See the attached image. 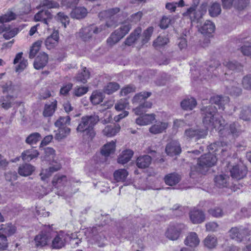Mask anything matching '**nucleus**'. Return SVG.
<instances>
[{
  "label": "nucleus",
  "instance_id": "obj_15",
  "mask_svg": "<svg viewBox=\"0 0 251 251\" xmlns=\"http://www.w3.org/2000/svg\"><path fill=\"white\" fill-rule=\"evenodd\" d=\"M38 9V6L37 7ZM41 10L34 16V19L36 21H42L45 24H48V21L52 17V15L49 9L45 8H40Z\"/></svg>",
  "mask_w": 251,
  "mask_h": 251
},
{
  "label": "nucleus",
  "instance_id": "obj_44",
  "mask_svg": "<svg viewBox=\"0 0 251 251\" xmlns=\"http://www.w3.org/2000/svg\"><path fill=\"white\" fill-rule=\"evenodd\" d=\"M239 118L244 121H251V107L244 106L241 109Z\"/></svg>",
  "mask_w": 251,
  "mask_h": 251
},
{
  "label": "nucleus",
  "instance_id": "obj_7",
  "mask_svg": "<svg viewBox=\"0 0 251 251\" xmlns=\"http://www.w3.org/2000/svg\"><path fill=\"white\" fill-rule=\"evenodd\" d=\"M103 231L102 226L99 225L94 226L86 233L87 241L91 244L97 243L99 247H102L106 238L101 232Z\"/></svg>",
  "mask_w": 251,
  "mask_h": 251
},
{
  "label": "nucleus",
  "instance_id": "obj_32",
  "mask_svg": "<svg viewBox=\"0 0 251 251\" xmlns=\"http://www.w3.org/2000/svg\"><path fill=\"white\" fill-rule=\"evenodd\" d=\"M90 76V72L86 67H84L81 72H78L74 77V80L76 82L84 84L87 81Z\"/></svg>",
  "mask_w": 251,
  "mask_h": 251
},
{
  "label": "nucleus",
  "instance_id": "obj_18",
  "mask_svg": "<svg viewBox=\"0 0 251 251\" xmlns=\"http://www.w3.org/2000/svg\"><path fill=\"white\" fill-rule=\"evenodd\" d=\"M168 127V123L165 122L156 121L149 129L151 133L153 134H159L165 131Z\"/></svg>",
  "mask_w": 251,
  "mask_h": 251
},
{
  "label": "nucleus",
  "instance_id": "obj_37",
  "mask_svg": "<svg viewBox=\"0 0 251 251\" xmlns=\"http://www.w3.org/2000/svg\"><path fill=\"white\" fill-rule=\"evenodd\" d=\"M151 95V92H141L135 95L133 98L132 102L133 104H140L145 101V100L150 97Z\"/></svg>",
  "mask_w": 251,
  "mask_h": 251
},
{
  "label": "nucleus",
  "instance_id": "obj_26",
  "mask_svg": "<svg viewBox=\"0 0 251 251\" xmlns=\"http://www.w3.org/2000/svg\"><path fill=\"white\" fill-rule=\"evenodd\" d=\"M181 176L176 173H172L166 175L164 177L165 183L169 186H174L179 183Z\"/></svg>",
  "mask_w": 251,
  "mask_h": 251
},
{
  "label": "nucleus",
  "instance_id": "obj_38",
  "mask_svg": "<svg viewBox=\"0 0 251 251\" xmlns=\"http://www.w3.org/2000/svg\"><path fill=\"white\" fill-rule=\"evenodd\" d=\"M87 13V9L84 7H77L74 8L71 12L73 18L80 19L84 18Z\"/></svg>",
  "mask_w": 251,
  "mask_h": 251
},
{
  "label": "nucleus",
  "instance_id": "obj_31",
  "mask_svg": "<svg viewBox=\"0 0 251 251\" xmlns=\"http://www.w3.org/2000/svg\"><path fill=\"white\" fill-rule=\"evenodd\" d=\"M185 244L191 247H197L200 243V240L196 232H190L186 237L185 241Z\"/></svg>",
  "mask_w": 251,
  "mask_h": 251
},
{
  "label": "nucleus",
  "instance_id": "obj_54",
  "mask_svg": "<svg viewBox=\"0 0 251 251\" xmlns=\"http://www.w3.org/2000/svg\"><path fill=\"white\" fill-rule=\"evenodd\" d=\"M221 12V5L219 3H213L209 9V13L211 17H216Z\"/></svg>",
  "mask_w": 251,
  "mask_h": 251
},
{
  "label": "nucleus",
  "instance_id": "obj_55",
  "mask_svg": "<svg viewBox=\"0 0 251 251\" xmlns=\"http://www.w3.org/2000/svg\"><path fill=\"white\" fill-rule=\"evenodd\" d=\"M73 248H76L78 246L79 244L82 242V239L78 237L76 233L69 234V242Z\"/></svg>",
  "mask_w": 251,
  "mask_h": 251
},
{
  "label": "nucleus",
  "instance_id": "obj_43",
  "mask_svg": "<svg viewBox=\"0 0 251 251\" xmlns=\"http://www.w3.org/2000/svg\"><path fill=\"white\" fill-rule=\"evenodd\" d=\"M15 98L13 96L7 95L0 99L1 107L5 109H8L12 107L14 103Z\"/></svg>",
  "mask_w": 251,
  "mask_h": 251
},
{
  "label": "nucleus",
  "instance_id": "obj_33",
  "mask_svg": "<svg viewBox=\"0 0 251 251\" xmlns=\"http://www.w3.org/2000/svg\"><path fill=\"white\" fill-rule=\"evenodd\" d=\"M67 182L66 176L63 175H56L52 179V183L53 186L57 189H61V187L65 185Z\"/></svg>",
  "mask_w": 251,
  "mask_h": 251
},
{
  "label": "nucleus",
  "instance_id": "obj_34",
  "mask_svg": "<svg viewBox=\"0 0 251 251\" xmlns=\"http://www.w3.org/2000/svg\"><path fill=\"white\" fill-rule=\"evenodd\" d=\"M57 107V101L54 100L49 104H46L43 112L44 117H50L52 116Z\"/></svg>",
  "mask_w": 251,
  "mask_h": 251
},
{
  "label": "nucleus",
  "instance_id": "obj_47",
  "mask_svg": "<svg viewBox=\"0 0 251 251\" xmlns=\"http://www.w3.org/2000/svg\"><path fill=\"white\" fill-rule=\"evenodd\" d=\"M59 7V4L54 0L41 1L38 6L39 8H45L46 9L51 8H57Z\"/></svg>",
  "mask_w": 251,
  "mask_h": 251
},
{
  "label": "nucleus",
  "instance_id": "obj_9",
  "mask_svg": "<svg viewBox=\"0 0 251 251\" xmlns=\"http://www.w3.org/2000/svg\"><path fill=\"white\" fill-rule=\"evenodd\" d=\"M52 240L51 247L53 249H60L65 247L68 243L69 234L63 231L55 233Z\"/></svg>",
  "mask_w": 251,
  "mask_h": 251
},
{
  "label": "nucleus",
  "instance_id": "obj_19",
  "mask_svg": "<svg viewBox=\"0 0 251 251\" xmlns=\"http://www.w3.org/2000/svg\"><path fill=\"white\" fill-rule=\"evenodd\" d=\"M61 168V165L57 162L51 164L48 169L43 170L40 173L41 178L42 180L45 181L50 177L52 174L58 171Z\"/></svg>",
  "mask_w": 251,
  "mask_h": 251
},
{
  "label": "nucleus",
  "instance_id": "obj_25",
  "mask_svg": "<svg viewBox=\"0 0 251 251\" xmlns=\"http://www.w3.org/2000/svg\"><path fill=\"white\" fill-rule=\"evenodd\" d=\"M224 65L233 73H238L243 71V66L241 63L235 61H225Z\"/></svg>",
  "mask_w": 251,
  "mask_h": 251
},
{
  "label": "nucleus",
  "instance_id": "obj_50",
  "mask_svg": "<svg viewBox=\"0 0 251 251\" xmlns=\"http://www.w3.org/2000/svg\"><path fill=\"white\" fill-rule=\"evenodd\" d=\"M103 100V94L98 91L94 92L90 97L91 101L94 105L99 104Z\"/></svg>",
  "mask_w": 251,
  "mask_h": 251
},
{
  "label": "nucleus",
  "instance_id": "obj_20",
  "mask_svg": "<svg viewBox=\"0 0 251 251\" xmlns=\"http://www.w3.org/2000/svg\"><path fill=\"white\" fill-rule=\"evenodd\" d=\"M229 149H230L229 145H228L226 142L224 141L216 142L208 146V150L212 151L213 152L219 150L224 152L227 151Z\"/></svg>",
  "mask_w": 251,
  "mask_h": 251
},
{
  "label": "nucleus",
  "instance_id": "obj_59",
  "mask_svg": "<svg viewBox=\"0 0 251 251\" xmlns=\"http://www.w3.org/2000/svg\"><path fill=\"white\" fill-rule=\"evenodd\" d=\"M129 105L128 100L126 99H121L115 105V109L118 111L126 108Z\"/></svg>",
  "mask_w": 251,
  "mask_h": 251
},
{
  "label": "nucleus",
  "instance_id": "obj_46",
  "mask_svg": "<svg viewBox=\"0 0 251 251\" xmlns=\"http://www.w3.org/2000/svg\"><path fill=\"white\" fill-rule=\"evenodd\" d=\"M120 85L115 82H109L103 88L104 92L107 94H111L120 89Z\"/></svg>",
  "mask_w": 251,
  "mask_h": 251
},
{
  "label": "nucleus",
  "instance_id": "obj_17",
  "mask_svg": "<svg viewBox=\"0 0 251 251\" xmlns=\"http://www.w3.org/2000/svg\"><path fill=\"white\" fill-rule=\"evenodd\" d=\"M59 33L56 30L49 36L45 41V45L48 50H51L55 47L58 43Z\"/></svg>",
  "mask_w": 251,
  "mask_h": 251
},
{
  "label": "nucleus",
  "instance_id": "obj_40",
  "mask_svg": "<svg viewBox=\"0 0 251 251\" xmlns=\"http://www.w3.org/2000/svg\"><path fill=\"white\" fill-rule=\"evenodd\" d=\"M220 65V63L219 61L216 60H211L208 64V67L206 69V73L204 74V73L202 72V74H200V75H203V76H205L204 79L210 78L212 72H213Z\"/></svg>",
  "mask_w": 251,
  "mask_h": 251
},
{
  "label": "nucleus",
  "instance_id": "obj_63",
  "mask_svg": "<svg viewBox=\"0 0 251 251\" xmlns=\"http://www.w3.org/2000/svg\"><path fill=\"white\" fill-rule=\"evenodd\" d=\"M243 87L248 90L251 89V75H247L244 76L242 81Z\"/></svg>",
  "mask_w": 251,
  "mask_h": 251
},
{
  "label": "nucleus",
  "instance_id": "obj_13",
  "mask_svg": "<svg viewBox=\"0 0 251 251\" xmlns=\"http://www.w3.org/2000/svg\"><path fill=\"white\" fill-rule=\"evenodd\" d=\"M165 151L171 156L178 155L181 152L180 145L177 141H172L166 145Z\"/></svg>",
  "mask_w": 251,
  "mask_h": 251
},
{
  "label": "nucleus",
  "instance_id": "obj_42",
  "mask_svg": "<svg viewBox=\"0 0 251 251\" xmlns=\"http://www.w3.org/2000/svg\"><path fill=\"white\" fill-rule=\"evenodd\" d=\"M42 138L41 134L38 132H34L29 134L25 139V143L33 146L37 144Z\"/></svg>",
  "mask_w": 251,
  "mask_h": 251
},
{
  "label": "nucleus",
  "instance_id": "obj_58",
  "mask_svg": "<svg viewBox=\"0 0 251 251\" xmlns=\"http://www.w3.org/2000/svg\"><path fill=\"white\" fill-rule=\"evenodd\" d=\"M169 42L168 38L164 36H159L153 42V45L155 47L163 46L166 45Z\"/></svg>",
  "mask_w": 251,
  "mask_h": 251
},
{
  "label": "nucleus",
  "instance_id": "obj_6",
  "mask_svg": "<svg viewBox=\"0 0 251 251\" xmlns=\"http://www.w3.org/2000/svg\"><path fill=\"white\" fill-rule=\"evenodd\" d=\"M131 25L130 24L125 23L121 25L120 27L112 32L107 39V44L112 46L117 43L124 38L130 31Z\"/></svg>",
  "mask_w": 251,
  "mask_h": 251
},
{
  "label": "nucleus",
  "instance_id": "obj_12",
  "mask_svg": "<svg viewBox=\"0 0 251 251\" xmlns=\"http://www.w3.org/2000/svg\"><path fill=\"white\" fill-rule=\"evenodd\" d=\"M51 238V233L50 232L42 231L34 238L36 247H42L47 245Z\"/></svg>",
  "mask_w": 251,
  "mask_h": 251
},
{
  "label": "nucleus",
  "instance_id": "obj_56",
  "mask_svg": "<svg viewBox=\"0 0 251 251\" xmlns=\"http://www.w3.org/2000/svg\"><path fill=\"white\" fill-rule=\"evenodd\" d=\"M209 214L215 218H220L224 215L223 209L219 207L211 208L208 210Z\"/></svg>",
  "mask_w": 251,
  "mask_h": 251
},
{
  "label": "nucleus",
  "instance_id": "obj_11",
  "mask_svg": "<svg viewBox=\"0 0 251 251\" xmlns=\"http://www.w3.org/2000/svg\"><path fill=\"white\" fill-rule=\"evenodd\" d=\"M101 28L90 26L82 28L78 32V36L84 41H88L92 36L93 33L97 34L101 31Z\"/></svg>",
  "mask_w": 251,
  "mask_h": 251
},
{
  "label": "nucleus",
  "instance_id": "obj_3",
  "mask_svg": "<svg viewBox=\"0 0 251 251\" xmlns=\"http://www.w3.org/2000/svg\"><path fill=\"white\" fill-rule=\"evenodd\" d=\"M226 166L230 172V176L233 179L240 180L244 178L248 173V169L242 160L237 157L231 158L226 163Z\"/></svg>",
  "mask_w": 251,
  "mask_h": 251
},
{
  "label": "nucleus",
  "instance_id": "obj_60",
  "mask_svg": "<svg viewBox=\"0 0 251 251\" xmlns=\"http://www.w3.org/2000/svg\"><path fill=\"white\" fill-rule=\"evenodd\" d=\"M249 2V0H234L233 6L239 10L243 9Z\"/></svg>",
  "mask_w": 251,
  "mask_h": 251
},
{
  "label": "nucleus",
  "instance_id": "obj_5",
  "mask_svg": "<svg viewBox=\"0 0 251 251\" xmlns=\"http://www.w3.org/2000/svg\"><path fill=\"white\" fill-rule=\"evenodd\" d=\"M217 161L216 156L212 153L201 155L199 158L196 166V171L201 174H205L208 168L214 165Z\"/></svg>",
  "mask_w": 251,
  "mask_h": 251
},
{
  "label": "nucleus",
  "instance_id": "obj_36",
  "mask_svg": "<svg viewBox=\"0 0 251 251\" xmlns=\"http://www.w3.org/2000/svg\"><path fill=\"white\" fill-rule=\"evenodd\" d=\"M151 161V157L148 155H145L137 158L136 164L139 168H146L149 166Z\"/></svg>",
  "mask_w": 251,
  "mask_h": 251
},
{
  "label": "nucleus",
  "instance_id": "obj_62",
  "mask_svg": "<svg viewBox=\"0 0 251 251\" xmlns=\"http://www.w3.org/2000/svg\"><path fill=\"white\" fill-rule=\"evenodd\" d=\"M78 3V0H62L61 4L62 6L66 8H73Z\"/></svg>",
  "mask_w": 251,
  "mask_h": 251
},
{
  "label": "nucleus",
  "instance_id": "obj_35",
  "mask_svg": "<svg viewBox=\"0 0 251 251\" xmlns=\"http://www.w3.org/2000/svg\"><path fill=\"white\" fill-rule=\"evenodd\" d=\"M16 231V227L11 224H8L7 225H1L0 228V235L4 236L5 237L7 236H11Z\"/></svg>",
  "mask_w": 251,
  "mask_h": 251
},
{
  "label": "nucleus",
  "instance_id": "obj_45",
  "mask_svg": "<svg viewBox=\"0 0 251 251\" xmlns=\"http://www.w3.org/2000/svg\"><path fill=\"white\" fill-rule=\"evenodd\" d=\"M115 143L113 141L106 144L103 147L101 151V154L105 156H109L115 151Z\"/></svg>",
  "mask_w": 251,
  "mask_h": 251
},
{
  "label": "nucleus",
  "instance_id": "obj_28",
  "mask_svg": "<svg viewBox=\"0 0 251 251\" xmlns=\"http://www.w3.org/2000/svg\"><path fill=\"white\" fill-rule=\"evenodd\" d=\"M215 26L213 23L210 21H206L200 28L201 33L205 35L210 36V35L215 31Z\"/></svg>",
  "mask_w": 251,
  "mask_h": 251
},
{
  "label": "nucleus",
  "instance_id": "obj_64",
  "mask_svg": "<svg viewBox=\"0 0 251 251\" xmlns=\"http://www.w3.org/2000/svg\"><path fill=\"white\" fill-rule=\"evenodd\" d=\"M57 19L61 22L65 27H66L67 25L69 24V18L63 13L59 12L57 14Z\"/></svg>",
  "mask_w": 251,
  "mask_h": 251
},
{
  "label": "nucleus",
  "instance_id": "obj_61",
  "mask_svg": "<svg viewBox=\"0 0 251 251\" xmlns=\"http://www.w3.org/2000/svg\"><path fill=\"white\" fill-rule=\"evenodd\" d=\"M88 89L86 87L77 86L75 88L74 94L76 97H81L88 92Z\"/></svg>",
  "mask_w": 251,
  "mask_h": 251
},
{
  "label": "nucleus",
  "instance_id": "obj_39",
  "mask_svg": "<svg viewBox=\"0 0 251 251\" xmlns=\"http://www.w3.org/2000/svg\"><path fill=\"white\" fill-rule=\"evenodd\" d=\"M133 155V151L130 150L124 151L118 159V162L125 164L128 162Z\"/></svg>",
  "mask_w": 251,
  "mask_h": 251
},
{
  "label": "nucleus",
  "instance_id": "obj_48",
  "mask_svg": "<svg viewBox=\"0 0 251 251\" xmlns=\"http://www.w3.org/2000/svg\"><path fill=\"white\" fill-rule=\"evenodd\" d=\"M128 172L125 169H119L114 173V177L117 182L125 181L128 176Z\"/></svg>",
  "mask_w": 251,
  "mask_h": 251
},
{
  "label": "nucleus",
  "instance_id": "obj_41",
  "mask_svg": "<svg viewBox=\"0 0 251 251\" xmlns=\"http://www.w3.org/2000/svg\"><path fill=\"white\" fill-rule=\"evenodd\" d=\"M182 108L185 110H191L197 105L196 100L193 98L185 99L183 100L180 103Z\"/></svg>",
  "mask_w": 251,
  "mask_h": 251
},
{
  "label": "nucleus",
  "instance_id": "obj_1",
  "mask_svg": "<svg viewBox=\"0 0 251 251\" xmlns=\"http://www.w3.org/2000/svg\"><path fill=\"white\" fill-rule=\"evenodd\" d=\"M229 101L228 97L216 96L211 97L209 100L211 105L203 106L201 108L202 122L207 128H216L219 130V134L223 136L231 134L233 136H238L241 133L240 126L238 123L234 122L226 126L225 120L222 117H216L217 108L213 105L215 104L219 109L224 110V105Z\"/></svg>",
  "mask_w": 251,
  "mask_h": 251
},
{
  "label": "nucleus",
  "instance_id": "obj_29",
  "mask_svg": "<svg viewBox=\"0 0 251 251\" xmlns=\"http://www.w3.org/2000/svg\"><path fill=\"white\" fill-rule=\"evenodd\" d=\"M155 118L154 114L142 115L136 119V123L140 126L148 125L151 123Z\"/></svg>",
  "mask_w": 251,
  "mask_h": 251
},
{
  "label": "nucleus",
  "instance_id": "obj_53",
  "mask_svg": "<svg viewBox=\"0 0 251 251\" xmlns=\"http://www.w3.org/2000/svg\"><path fill=\"white\" fill-rule=\"evenodd\" d=\"M42 41L38 40L35 42L30 48L29 57L33 58L40 49Z\"/></svg>",
  "mask_w": 251,
  "mask_h": 251
},
{
  "label": "nucleus",
  "instance_id": "obj_27",
  "mask_svg": "<svg viewBox=\"0 0 251 251\" xmlns=\"http://www.w3.org/2000/svg\"><path fill=\"white\" fill-rule=\"evenodd\" d=\"M39 153L37 150L31 148L24 151L21 154V158L23 161L29 162L31 160L37 158Z\"/></svg>",
  "mask_w": 251,
  "mask_h": 251
},
{
  "label": "nucleus",
  "instance_id": "obj_49",
  "mask_svg": "<svg viewBox=\"0 0 251 251\" xmlns=\"http://www.w3.org/2000/svg\"><path fill=\"white\" fill-rule=\"evenodd\" d=\"M71 132V129L69 127L65 126L63 127H59L58 132L55 135V139L60 140L66 137Z\"/></svg>",
  "mask_w": 251,
  "mask_h": 251
},
{
  "label": "nucleus",
  "instance_id": "obj_8",
  "mask_svg": "<svg viewBox=\"0 0 251 251\" xmlns=\"http://www.w3.org/2000/svg\"><path fill=\"white\" fill-rule=\"evenodd\" d=\"M228 234L231 239L238 242L246 241L250 238L248 229L242 226L232 227L228 231Z\"/></svg>",
  "mask_w": 251,
  "mask_h": 251
},
{
  "label": "nucleus",
  "instance_id": "obj_14",
  "mask_svg": "<svg viewBox=\"0 0 251 251\" xmlns=\"http://www.w3.org/2000/svg\"><path fill=\"white\" fill-rule=\"evenodd\" d=\"M204 12H205V11H196L194 7H190L183 15L184 16H189L192 23L196 22L199 23L201 22Z\"/></svg>",
  "mask_w": 251,
  "mask_h": 251
},
{
  "label": "nucleus",
  "instance_id": "obj_10",
  "mask_svg": "<svg viewBox=\"0 0 251 251\" xmlns=\"http://www.w3.org/2000/svg\"><path fill=\"white\" fill-rule=\"evenodd\" d=\"M204 126H205L204 125ZM206 129H201L199 127H192L187 129L185 130L184 135L187 138H195L198 140L201 138H205L207 134V128L204 126Z\"/></svg>",
  "mask_w": 251,
  "mask_h": 251
},
{
  "label": "nucleus",
  "instance_id": "obj_2",
  "mask_svg": "<svg viewBox=\"0 0 251 251\" xmlns=\"http://www.w3.org/2000/svg\"><path fill=\"white\" fill-rule=\"evenodd\" d=\"M99 121V116L96 114L83 116L76 127L77 133L84 139L92 140L96 135L94 127Z\"/></svg>",
  "mask_w": 251,
  "mask_h": 251
},
{
  "label": "nucleus",
  "instance_id": "obj_21",
  "mask_svg": "<svg viewBox=\"0 0 251 251\" xmlns=\"http://www.w3.org/2000/svg\"><path fill=\"white\" fill-rule=\"evenodd\" d=\"M121 126L119 124H113L107 125L102 130V133L107 137L116 135L120 130Z\"/></svg>",
  "mask_w": 251,
  "mask_h": 251
},
{
  "label": "nucleus",
  "instance_id": "obj_16",
  "mask_svg": "<svg viewBox=\"0 0 251 251\" xmlns=\"http://www.w3.org/2000/svg\"><path fill=\"white\" fill-rule=\"evenodd\" d=\"M48 61V54L44 52H41L36 57L34 62V68L36 70L42 69L47 65Z\"/></svg>",
  "mask_w": 251,
  "mask_h": 251
},
{
  "label": "nucleus",
  "instance_id": "obj_30",
  "mask_svg": "<svg viewBox=\"0 0 251 251\" xmlns=\"http://www.w3.org/2000/svg\"><path fill=\"white\" fill-rule=\"evenodd\" d=\"M180 233V228L177 226H170L166 232L167 238L172 240H176L178 238Z\"/></svg>",
  "mask_w": 251,
  "mask_h": 251
},
{
  "label": "nucleus",
  "instance_id": "obj_52",
  "mask_svg": "<svg viewBox=\"0 0 251 251\" xmlns=\"http://www.w3.org/2000/svg\"><path fill=\"white\" fill-rule=\"evenodd\" d=\"M16 18V15L15 13L11 11H8L5 14L0 16V23L3 24L15 20Z\"/></svg>",
  "mask_w": 251,
  "mask_h": 251
},
{
  "label": "nucleus",
  "instance_id": "obj_57",
  "mask_svg": "<svg viewBox=\"0 0 251 251\" xmlns=\"http://www.w3.org/2000/svg\"><path fill=\"white\" fill-rule=\"evenodd\" d=\"M70 120L71 119L69 116L60 117L55 122L54 125L56 127H60L64 125H70Z\"/></svg>",
  "mask_w": 251,
  "mask_h": 251
},
{
  "label": "nucleus",
  "instance_id": "obj_51",
  "mask_svg": "<svg viewBox=\"0 0 251 251\" xmlns=\"http://www.w3.org/2000/svg\"><path fill=\"white\" fill-rule=\"evenodd\" d=\"M217 238L214 235H208L204 240V244L208 249H213L217 245Z\"/></svg>",
  "mask_w": 251,
  "mask_h": 251
},
{
  "label": "nucleus",
  "instance_id": "obj_4",
  "mask_svg": "<svg viewBox=\"0 0 251 251\" xmlns=\"http://www.w3.org/2000/svg\"><path fill=\"white\" fill-rule=\"evenodd\" d=\"M153 31V27L150 26L146 29L141 35L142 28L141 27H138L126 38L125 44L128 46H130L133 44L137 43L141 37L140 44L143 45L150 40Z\"/></svg>",
  "mask_w": 251,
  "mask_h": 251
},
{
  "label": "nucleus",
  "instance_id": "obj_24",
  "mask_svg": "<svg viewBox=\"0 0 251 251\" xmlns=\"http://www.w3.org/2000/svg\"><path fill=\"white\" fill-rule=\"evenodd\" d=\"M229 176L225 174L217 175L214 178L215 185L219 188L227 187L229 185Z\"/></svg>",
  "mask_w": 251,
  "mask_h": 251
},
{
  "label": "nucleus",
  "instance_id": "obj_22",
  "mask_svg": "<svg viewBox=\"0 0 251 251\" xmlns=\"http://www.w3.org/2000/svg\"><path fill=\"white\" fill-rule=\"evenodd\" d=\"M35 171V167L29 163H23L20 165L18 169V174L22 176H27L31 175Z\"/></svg>",
  "mask_w": 251,
  "mask_h": 251
},
{
  "label": "nucleus",
  "instance_id": "obj_23",
  "mask_svg": "<svg viewBox=\"0 0 251 251\" xmlns=\"http://www.w3.org/2000/svg\"><path fill=\"white\" fill-rule=\"evenodd\" d=\"M190 220L193 224H200L204 222L205 215L201 210L194 209L190 213Z\"/></svg>",
  "mask_w": 251,
  "mask_h": 251
}]
</instances>
